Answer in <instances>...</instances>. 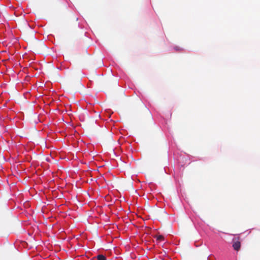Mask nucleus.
Returning a JSON list of instances; mask_svg holds the SVG:
<instances>
[{"mask_svg": "<svg viewBox=\"0 0 260 260\" xmlns=\"http://www.w3.org/2000/svg\"><path fill=\"white\" fill-rule=\"evenodd\" d=\"M155 237L156 238V240L158 241H162V240H164V237L162 235L155 236Z\"/></svg>", "mask_w": 260, "mask_h": 260, "instance_id": "nucleus-2", "label": "nucleus"}, {"mask_svg": "<svg viewBox=\"0 0 260 260\" xmlns=\"http://www.w3.org/2000/svg\"><path fill=\"white\" fill-rule=\"evenodd\" d=\"M233 247L235 250L238 251L241 247V243L239 241H234Z\"/></svg>", "mask_w": 260, "mask_h": 260, "instance_id": "nucleus-1", "label": "nucleus"}, {"mask_svg": "<svg viewBox=\"0 0 260 260\" xmlns=\"http://www.w3.org/2000/svg\"><path fill=\"white\" fill-rule=\"evenodd\" d=\"M97 258L98 260H106V257L102 254L98 255L97 256Z\"/></svg>", "mask_w": 260, "mask_h": 260, "instance_id": "nucleus-3", "label": "nucleus"}]
</instances>
